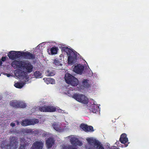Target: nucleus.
I'll list each match as a JSON object with an SVG mask.
<instances>
[{
    "mask_svg": "<svg viewBox=\"0 0 149 149\" xmlns=\"http://www.w3.org/2000/svg\"><path fill=\"white\" fill-rule=\"evenodd\" d=\"M11 65L13 67L17 68L15 72V77L22 81L15 83L14 86L17 88H21L28 81V73L32 71V66L28 62L24 61H14Z\"/></svg>",
    "mask_w": 149,
    "mask_h": 149,
    "instance_id": "obj_1",
    "label": "nucleus"
},
{
    "mask_svg": "<svg viewBox=\"0 0 149 149\" xmlns=\"http://www.w3.org/2000/svg\"><path fill=\"white\" fill-rule=\"evenodd\" d=\"M62 54L60 55V57L64 56V54L66 53L68 56V63L70 65H73L76 63L77 57L79 54L74 50L67 47H62L61 48Z\"/></svg>",
    "mask_w": 149,
    "mask_h": 149,
    "instance_id": "obj_2",
    "label": "nucleus"
},
{
    "mask_svg": "<svg viewBox=\"0 0 149 149\" xmlns=\"http://www.w3.org/2000/svg\"><path fill=\"white\" fill-rule=\"evenodd\" d=\"M67 90L65 92V93L68 96L72 97L77 101L82 104H86L88 103V99L85 95L83 94H74L73 89L68 86L67 88Z\"/></svg>",
    "mask_w": 149,
    "mask_h": 149,
    "instance_id": "obj_3",
    "label": "nucleus"
},
{
    "mask_svg": "<svg viewBox=\"0 0 149 149\" xmlns=\"http://www.w3.org/2000/svg\"><path fill=\"white\" fill-rule=\"evenodd\" d=\"M86 140L88 142V145L86 149H104L101 143L94 138L88 137Z\"/></svg>",
    "mask_w": 149,
    "mask_h": 149,
    "instance_id": "obj_4",
    "label": "nucleus"
},
{
    "mask_svg": "<svg viewBox=\"0 0 149 149\" xmlns=\"http://www.w3.org/2000/svg\"><path fill=\"white\" fill-rule=\"evenodd\" d=\"M17 140V138L15 137L11 136L10 139V146H7L6 142H3L2 143L1 147L2 149H16L18 144Z\"/></svg>",
    "mask_w": 149,
    "mask_h": 149,
    "instance_id": "obj_5",
    "label": "nucleus"
},
{
    "mask_svg": "<svg viewBox=\"0 0 149 149\" xmlns=\"http://www.w3.org/2000/svg\"><path fill=\"white\" fill-rule=\"evenodd\" d=\"M65 79L67 83L72 86H77L79 83L77 78L68 73L65 74Z\"/></svg>",
    "mask_w": 149,
    "mask_h": 149,
    "instance_id": "obj_6",
    "label": "nucleus"
},
{
    "mask_svg": "<svg viewBox=\"0 0 149 149\" xmlns=\"http://www.w3.org/2000/svg\"><path fill=\"white\" fill-rule=\"evenodd\" d=\"M67 139L69 140L71 143L76 147V146H80L82 144V143L79 141L76 136L71 135L67 137Z\"/></svg>",
    "mask_w": 149,
    "mask_h": 149,
    "instance_id": "obj_7",
    "label": "nucleus"
},
{
    "mask_svg": "<svg viewBox=\"0 0 149 149\" xmlns=\"http://www.w3.org/2000/svg\"><path fill=\"white\" fill-rule=\"evenodd\" d=\"M90 103L91 104L88 107L91 111L93 113H95L97 110L98 108L99 111H100V108L99 107V106H100V105L97 104L95 101L93 100H91Z\"/></svg>",
    "mask_w": 149,
    "mask_h": 149,
    "instance_id": "obj_8",
    "label": "nucleus"
},
{
    "mask_svg": "<svg viewBox=\"0 0 149 149\" xmlns=\"http://www.w3.org/2000/svg\"><path fill=\"white\" fill-rule=\"evenodd\" d=\"M91 86L90 81L87 79H84L82 80L81 85H79V89L83 90L85 89H90Z\"/></svg>",
    "mask_w": 149,
    "mask_h": 149,
    "instance_id": "obj_9",
    "label": "nucleus"
},
{
    "mask_svg": "<svg viewBox=\"0 0 149 149\" xmlns=\"http://www.w3.org/2000/svg\"><path fill=\"white\" fill-rule=\"evenodd\" d=\"M37 122V120L35 118L26 119L23 120L21 124L23 126H27L29 125H33L35 124Z\"/></svg>",
    "mask_w": 149,
    "mask_h": 149,
    "instance_id": "obj_10",
    "label": "nucleus"
},
{
    "mask_svg": "<svg viewBox=\"0 0 149 149\" xmlns=\"http://www.w3.org/2000/svg\"><path fill=\"white\" fill-rule=\"evenodd\" d=\"M22 52H16L12 51L10 52L8 54L9 58L11 59H14L21 56Z\"/></svg>",
    "mask_w": 149,
    "mask_h": 149,
    "instance_id": "obj_11",
    "label": "nucleus"
},
{
    "mask_svg": "<svg viewBox=\"0 0 149 149\" xmlns=\"http://www.w3.org/2000/svg\"><path fill=\"white\" fill-rule=\"evenodd\" d=\"M84 69V66L79 64L74 66L73 69V71L77 74H81L83 73Z\"/></svg>",
    "mask_w": 149,
    "mask_h": 149,
    "instance_id": "obj_12",
    "label": "nucleus"
},
{
    "mask_svg": "<svg viewBox=\"0 0 149 149\" xmlns=\"http://www.w3.org/2000/svg\"><path fill=\"white\" fill-rule=\"evenodd\" d=\"M54 140L52 137L49 138L47 139L46 141V145L48 149H50L52 147L54 148L55 147L54 144Z\"/></svg>",
    "mask_w": 149,
    "mask_h": 149,
    "instance_id": "obj_13",
    "label": "nucleus"
},
{
    "mask_svg": "<svg viewBox=\"0 0 149 149\" xmlns=\"http://www.w3.org/2000/svg\"><path fill=\"white\" fill-rule=\"evenodd\" d=\"M61 124L56 123H54L52 124V126L54 129L58 132H62L64 131L63 129H61L60 127Z\"/></svg>",
    "mask_w": 149,
    "mask_h": 149,
    "instance_id": "obj_14",
    "label": "nucleus"
},
{
    "mask_svg": "<svg viewBox=\"0 0 149 149\" xmlns=\"http://www.w3.org/2000/svg\"><path fill=\"white\" fill-rule=\"evenodd\" d=\"M61 149H78L74 146L70 144H63L61 146Z\"/></svg>",
    "mask_w": 149,
    "mask_h": 149,
    "instance_id": "obj_15",
    "label": "nucleus"
},
{
    "mask_svg": "<svg viewBox=\"0 0 149 149\" xmlns=\"http://www.w3.org/2000/svg\"><path fill=\"white\" fill-rule=\"evenodd\" d=\"M128 139L127 135L125 133L122 134L120 139V142L122 143H125L128 141Z\"/></svg>",
    "mask_w": 149,
    "mask_h": 149,
    "instance_id": "obj_16",
    "label": "nucleus"
},
{
    "mask_svg": "<svg viewBox=\"0 0 149 149\" xmlns=\"http://www.w3.org/2000/svg\"><path fill=\"white\" fill-rule=\"evenodd\" d=\"M55 72L54 70L51 68H49L46 71L45 74L47 76H52L55 74Z\"/></svg>",
    "mask_w": 149,
    "mask_h": 149,
    "instance_id": "obj_17",
    "label": "nucleus"
},
{
    "mask_svg": "<svg viewBox=\"0 0 149 149\" xmlns=\"http://www.w3.org/2000/svg\"><path fill=\"white\" fill-rule=\"evenodd\" d=\"M21 56H24L29 59H31L34 58L33 56L29 52H22Z\"/></svg>",
    "mask_w": 149,
    "mask_h": 149,
    "instance_id": "obj_18",
    "label": "nucleus"
},
{
    "mask_svg": "<svg viewBox=\"0 0 149 149\" xmlns=\"http://www.w3.org/2000/svg\"><path fill=\"white\" fill-rule=\"evenodd\" d=\"M43 80L47 84H55V80L54 79L51 78H44Z\"/></svg>",
    "mask_w": 149,
    "mask_h": 149,
    "instance_id": "obj_19",
    "label": "nucleus"
},
{
    "mask_svg": "<svg viewBox=\"0 0 149 149\" xmlns=\"http://www.w3.org/2000/svg\"><path fill=\"white\" fill-rule=\"evenodd\" d=\"M20 101L13 100L10 102V104L15 107H19Z\"/></svg>",
    "mask_w": 149,
    "mask_h": 149,
    "instance_id": "obj_20",
    "label": "nucleus"
},
{
    "mask_svg": "<svg viewBox=\"0 0 149 149\" xmlns=\"http://www.w3.org/2000/svg\"><path fill=\"white\" fill-rule=\"evenodd\" d=\"M57 49L56 47H52L50 49L48 52L49 54L54 55L57 53Z\"/></svg>",
    "mask_w": 149,
    "mask_h": 149,
    "instance_id": "obj_21",
    "label": "nucleus"
},
{
    "mask_svg": "<svg viewBox=\"0 0 149 149\" xmlns=\"http://www.w3.org/2000/svg\"><path fill=\"white\" fill-rule=\"evenodd\" d=\"M58 110V108H56L55 107H54L53 106H48V112H54Z\"/></svg>",
    "mask_w": 149,
    "mask_h": 149,
    "instance_id": "obj_22",
    "label": "nucleus"
},
{
    "mask_svg": "<svg viewBox=\"0 0 149 149\" xmlns=\"http://www.w3.org/2000/svg\"><path fill=\"white\" fill-rule=\"evenodd\" d=\"M54 63L56 65L58 66V68L60 69H62V64L61 63V61L57 60H54Z\"/></svg>",
    "mask_w": 149,
    "mask_h": 149,
    "instance_id": "obj_23",
    "label": "nucleus"
},
{
    "mask_svg": "<svg viewBox=\"0 0 149 149\" xmlns=\"http://www.w3.org/2000/svg\"><path fill=\"white\" fill-rule=\"evenodd\" d=\"M48 106H42L39 108V110L43 112H48Z\"/></svg>",
    "mask_w": 149,
    "mask_h": 149,
    "instance_id": "obj_24",
    "label": "nucleus"
},
{
    "mask_svg": "<svg viewBox=\"0 0 149 149\" xmlns=\"http://www.w3.org/2000/svg\"><path fill=\"white\" fill-rule=\"evenodd\" d=\"M43 145V143L41 141H38V149H42Z\"/></svg>",
    "mask_w": 149,
    "mask_h": 149,
    "instance_id": "obj_25",
    "label": "nucleus"
},
{
    "mask_svg": "<svg viewBox=\"0 0 149 149\" xmlns=\"http://www.w3.org/2000/svg\"><path fill=\"white\" fill-rule=\"evenodd\" d=\"M26 104L23 102L20 101L19 107L24 108L26 106Z\"/></svg>",
    "mask_w": 149,
    "mask_h": 149,
    "instance_id": "obj_26",
    "label": "nucleus"
},
{
    "mask_svg": "<svg viewBox=\"0 0 149 149\" xmlns=\"http://www.w3.org/2000/svg\"><path fill=\"white\" fill-rule=\"evenodd\" d=\"M86 130L85 132H91L93 131V128L91 126H88L87 125L86 127Z\"/></svg>",
    "mask_w": 149,
    "mask_h": 149,
    "instance_id": "obj_27",
    "label": "nucleus"
},
{
    "mask_svg": "<svg viewBox=\"0 0 149 149\" xmlns=\"http://www.w3.org/2000/svg\"><path fill=\"white\" fill-rule=\"evenodd\" d=\"M19 125V123L18 121H15L10 124V126L12 127H13L15 125Z\"/></svg>",
    "mask_w": 149,
    "mask_h": 149,
    "instance_id": "obj_28",
    "label": "nucleus"
},
{
    "mask_svg": "<svg viewBox=\"0 0 149 149\" xmlns=\"http://www.w3.org/2000/svg\"><path fill=\"white\" fill-rule=\"evenodd\" d=\"M87 125H86L82 124L80 125V127L82 129L85 131L86 130V129Z\"/></svg>",
    "mask_w": 149,
    "mask_h": 149,
    "instance_id": "obj_29",
    "label": "nucleus"
},
{
    "mask_svg": "<svg viewBox=\"0 0 149 149\" xmlns=\"http://www.w3.org/2000/svg\"><path fill=\"white\" fill-rule=\"evenodd\" d=\"M31 149H37V143H35L33 145Z\"/></svg>",
    "mask_w": 149,
    "mask_h": 149,
    "instance_id": "obj_30",
    "label": "nucleus"
},
{
    "mask_svg": "<svg viewBox=\"0 0 149 149\" xmlns=\"http://www.w3.org/2000/svg\"><path fill=\"white\" fill-rule=\"evenodd\" d=\"M25 145L24 144H21L19 149H25Z\"/></svg>",
    "mask_w": 149,
    "mask_h": 149,
    "instance_id": "obj_31",
    "label": "nucleus"
},
{
    "mask_svg": "<svg viewBox=\"0 0 149 149\" xmlns=\"http://www.w3.org/2000/svg\"><path fill=\"white\" fill-rule=\"evenodd\" d=\"M42 74L40 72H38V78H41V76Z\"/></svg>",
    "mask_w": 149,
    "mask_h": 149,
    "instance_id": "obj_32",
    "label": "nucleus"
},
{
    "mask_svg": "<svg viewBox=\"0 0 149 149\" xmlns=\"http://www.w3.org/2000/svg\"><path fill=\"white\" fill-rule=\"evenodd\" d=\"M6 57H3L2 58L1 60L2 61H5L6 60Z\"/></svg>",
    "mask_w": 149,
    "mask_h": 149,
    "instance_id": "obj_33",
    "label": "nucleus"
},
{
    "mask_svg": "<svg viewBox=\"0 0 149 149\" xmlns=\"http://www.w3.org/2000/svg\"><path fill=\"white\" fill-rule=\"evenodd\" d=\"M62 111H62L61 109L58 110V112H61V113H63V112H62Z\"/></svg>",
    "mask_w": 149,
    "mask_h": 149,
    "instance_id": "obj_34",
    "label": "nucleus"
},
{
    "mask_svg": "<svg viewBox=\"0 0 149 149\" xmlns=\"http://www.w3.org/2000/svg\"><path fill=\"white\" fill-rule=\"evenodd\" d=\"M6 75L7 76V77H9L10 76V74H6Z\"/></svg>",
    "mask_w": 149,
    "mask_h": 149,
    "instance_id": "obj_35",
    "label": "nucleus"
},
{
    "mask_svg": "<svg viewBox=\"0 0 149 149\" xmlns=\"http://www.w3.org/2000/svg\"><path fill=\"white\" fill-rule=\"evenodd\" d=\"M2 61H1L0 60V66L2 64Z\"/></svg>",
    "mask_w": 149,
    "mask_h": 149,
    "instance_id": "obj_36",
    "label": "nucleus"
},
{
    "mask_svg": "<svg viewBox=\"0 0 149 149\" xmlns=\"http://www.w3.org/2000/svg\"><path fill=\"white\" fill-rule=\"evenodd\" d=\"M42 122V121H41V120H40V121H38V122H39L40 123H41V122Z\"/></svg>",
    "mask_w": 149,
    "mask_h": 149,
    "instance_id": "obj_37",
    "label": "nucleus"
},
{
    "mask_svg": "<svg viewBox=\"0 0 149 149\" xmlns=\"http://www.w3.org/2000/svg\"><path fill=\"white\" fill-rule=\"evenodd\" d=\"M128 145V144H125V147H127V146Z\"/></svg>",
    "mask_w": 149,
    "mask_h": 149,
    "instance_id": "obj_38",
    "label": "nucleus"
},
{
    "mask_svg": "<svg viewBox=\"0 0 149 149\" xmlns=\"http://www.w3.org/2000/svg\"><path fill=\"white\" fill-rule=\"evenodd\" d=\"M41 44H40V45H39V47H40L41 45Z\"/></svg>",
    "mask_w": 149,
    "mask_h": 149,
    "instance_id": "obj_39",
    "label": "nucleus"
},
{
    "mask_svg": "<svg viewBox=\"0 0 149 149\" xmlns=\"http://www.w3.org/2000/svg\"><path fill=\"white\" fill-rule=\"evenodd\" d=\"M39 131V130H38V134L39 133V132H38V131Z\"/></svg>",
    "mask_w": 149,
    "mask_h": 149,
    "instance_id": "obj_40",
    "label": "nucleus"
},
{
    "mask_svg": "<svg viewBox=\"0 0 149 149\" xmlns=\"http://www.w3.org/2000/svg\"><path fill=\"white\" fill-rule=\"evenodd\" d=\"M36 74V72H35V73H34V75H35V74Z\"/></svg>",
    "mask_w": 149,
    "mask_h": 149,
    "instance_id": "obj_41",
    "label": "nucleus"
}]
</instances>
